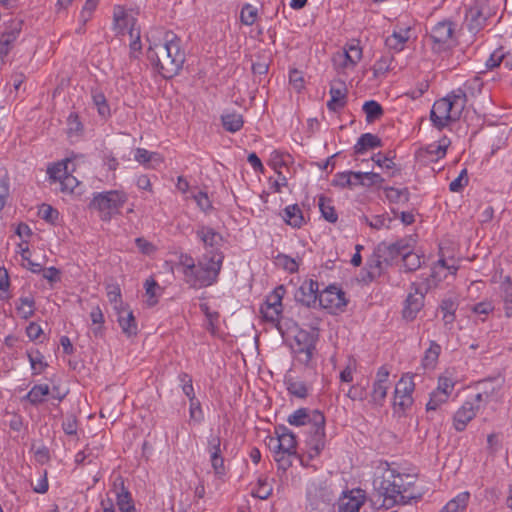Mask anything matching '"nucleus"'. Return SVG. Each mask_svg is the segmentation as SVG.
Listing matches in <instances>:
<instances>
[{
    "label": "nucleus",
    "instance_id": "1",
    "mask_svg": "<svg viewBox=\"0 0 512 512\" xmlns=\"http://www.w3.org/2000/svg\"><path fill=\"white\" fill-rule=\"evenodd\" d=\"M223 260L222 252H207L196 264L191 255L182 253L178 265L186 284L192 288H203L217 282Z\"/></svg>",
    "mask_w": 512,
    "mask_h": 512
},
{
    "label": "nucleus",
    "instance_id": "2",
    "mask_svg": "<svg viewBox=\"0 0 512 512\" xmlns=\"http://www.w3.org/2000/svg\"><path fill=\"white\" fill-rule=\"evenodd\" d=\"M416 479L410 474H401L394 469H386L381 477L374 479V488L384 503L388 506L408 504L411 500L421 498V493L415 488Z\"/></svg>",
    "mask_w": 512,
    "mask_h": 512
},
{
    "label": "nucleus",
    "instance_id": "3",
    "mask_svg": "<svg viewBox=\"0 0 512 512\" xmlns=\"http://www.w3.org/2000/svg\"><path fill=\"white\" fill-rule=\"evenodd\" d=\"M147 58L163 78L170 79L181 71L186 55L181 39L173 32H166L163 43L148 48Z\"/></svg>",
    "mask_w": 512,
    "mask_h": 512
},
{
    "label": "nucleus",
    "instance_id": "4",
    "mask_svg": "<svg viewBox=\"0 0 512 512\" xmlns=\"http://www.w3.org/2000/svg\"><path fill=\"white\" fill-rule=\"evenodd\" d=\"M275 437L267 438V446L273 454V459L279 470L287 471L298 459L305 466L304 458L297 453L296 435L285 425H277L274 428Z\"/></svg>",
    "mask_w": 512,
    "mask_h": 512
},
{
    "label": "nucleus",
    "instance_id": "5",
    "mask_svg": "<svg viewBox=\"0 0 512 512\" xmlns=\"http://www.w3.org/2000/svg\"><path fill=\"white\" fill-rule=\"evenodd\" d=\"M464 108V94L460 90H453L446 97L434 102L430 120L437 129L442 130L450 122L459 120Z\"/></svg>",
    "mask_w": 512,
    "mask_h": 512
},
{
    "label": "nucleus",
    "instance_id": "6",
    "mask_svg": "<svg viewBox=\"0 0 512 512\" xmlns=\"http://www.w3.org/2000/svg\"><path fill=\"white\" fill-rule=\"evenodd\" d=\"M127 200L128 195L124 191L110 190L95 193L89 207L99 212L102 221H110L113 215L119 213Z\"/></svg>",
    "mask_w": 512,
    "mask_h": 512
},
{
    "label": "nucleus",
    "instance_id": "7",
    "mask_svg": "<svg viewBox=\"0 0 512 512\" xmlns=\"http://www.w3.org/2000/svg\"><path fill=\"white\" fill-rule=\"evenodd\" d=\"M318 334L307 330H299L294 336L292 352L295 360L306 368L314 369L316 367V344Z\"/></svg>",
    "mask_w": 512,
    "mask_h": 512
},
{
    "label": "nucleus",
    "instance_id": "8",
    "mask_svg": "<svg viewBox=\"0 0 512 512\" xmlns=\"http://www.w3.org/2000/svg\"><path fill=\"white\" fill-rule=\"evenodd\" d=\"M325 422L324 414H316L314 425L308 429V436L305 443L309 460L318 457L325 448Z\"/></svg>",
    "mask_w": 512,
    "mask_h": 512
},
{
    "label": "nucleus",
    "instance_id": "9",
    "mask_svg": "<svg viewBox=\"0 0 512 512\" xmlns=\"http://www.w3.org/2000/svg\"><path fill=\"white\" fill-rule=\"evenodd\" d=\"M415 389L412 374H404L396 384L394 391V406L405 411L413 404L412 394Z\"/></svg>",
    "mask_w": 512,
    "mask_h": 512
},
{
    "label": "nucleus",
    "instance_id": "10",
    "mask_svg": "<svg viewBox=\"0 0 512 512\" xmlns=\"http://www.w3.org/2000/svg\"><path fill=\"white\" fill-rule=\"evenodd\" d=\"M319 305L330 313L343 311L347 305L345 293L337 286L330 285L319 293Z\"/></svg>",
    "mask_w": 512,
    "mask_h": 512
},
{
    "label": "nucleus",
    "instance_id": "11",
    "mask_svg": "<svg viewBox=\"0 0 512 512\" xmlns=\"http://www.w3.org/2000/svg\"><path fill=\"white\" fill-rule=\"evenodd\" d=\"M319 283L316 280H305L295 293V299L307 308L315 307L319 301Z\"/></svg>",
    "mask_w": 512,
    "mask_h": 512
},
{
    "label": "nucleus",
    "instance_id": "12",
    "mask_svg": "<svg viewBox=\"0 0 512 512\" xmlns=\"http://www.w3.org/2000/svg\"><path fill=\"white\" fill-rule=\"evenodd\" d=\"M136 19L129 15L125 9L121 6L114 7L113 12V29L118 34H125L128 32L130 37H134V32L137 30L135 28Z\"/></svg>",
    "mask_w": 512,
    "mask_h": 512
},
{
    "label": "nucleus",
    "instance_id": "13",
    "mask_svg": "<svg viewBox=\"0 0 512 512\" xmlns=\"http://www.w3.org/2000/svg\"><path fill=\"white\" fill-rule=\"evenodd\" d=\"M454 24L449 20H442L435 24L430 31V39L438 48L448 45L453 38Z\"/></svg>",
    "mask_w": 512,
    "mask_h": 512
},
{
    "label": "nucleus",
    "instance_id": "14",
    "mask_svg": "<svg viewBox=\"0 0 512 512\" xmlns=\"http://www.w3.org/2000/svg\"><path fill=\"white\" fill-rule=\"evenodd\" d=\"M347 93L345 82L341 80L333 81L329 90L330 100L327 102L329 111L337 112L343 109L347 104Z\"/></svg>",
    "mask_w": 512,
    "mask_h": 512
},
{
    "label": "nucleus",
    "instance_id": "15",
    "mask_svg": "<svg viewBox=\"0 0 512 512\" xmlns=\"http://www.w3.org/2000/svg\"><path fill=\"white\" fill-rule=\"evenodd\" d=\"M365 491L362 489H352L345 493L339 501V512H359L361 506L365 503Z\"/></svg>",
    "mask_w": 512,
    "mask_h": 512
},
{
    "label": "nucleus",
    "instance_id": "16",
    "mask_svg": "<svg viewBox=\"0 0 512 512\" xmlns=\"http://www.w3.org/2000/svg\"><path fill=\"white\" fill-rule=\"evenodd\" d=\"M207 450L210 454L212 468L217 475L225 473L224 458L221 451V438L218 435H210Z\"/></svg>",
    "mask_w": 512,
    "mask_h": 512
},
{
    "label": "nucleus",
    "instance_id": "17",
    "mask_svg": "<svg viewBox=\"0 0 512 512\" xmlns=\"http://www.w3.org/2000/svg\"><path fill=\"white\" fill-rule=\"evenodd\" d=\"M414 292H410L405 300L403 308V317L406 320L412 321L416 318L417 313L422 309L424 305V293L419 291L416 285L412 284Z\"/></svg>",
    "mask_w": 512,
    "mask_h": 512
},
{
    "label": "nucleus",
    "instance_id": "18",
    "mask_svg": "<svg viewBox=\"0 0 512 512\" xmlns=\"http://www.w3.org/2000/svg\"><path fill=\"white\" fill-rule=\"evenodd\" d=\"M479 405L474 402H464V404L455 412L453 417V426L456 431H464L467 424L476 416Z\"/></svg>",
    "mask_w": 512,
    "mask_h": 512
},
{
    "label": "nucleus",
    "instance_id": "19",
    "mask_svg": "<svg viewBox=\"0 0 512 512\" xmlns=\"http://www.w3.org/2000/svg\"><path fill=\"white\" fill-rule=\"evenodd\" d=\"M409 242L410 240L408 239H401L392 244L382 243L379 245V255L383 257L386 264L399 256L403 258L405 252L412 248Z\"/></svg>",
    "mask_w": 512,
    "mask_h": 512
},
{
    "label": "nucleus",
    "instance_id": "20",
    "mask_svg": "<svg viewBox=\"0 0 512 512\" xmlns=\"http://www.w3.org/2000/svg\"><path fill=\"white\" fill-rule=\"evenodd\" d=\"M196 236L205 248H212L214 249L212 252H219L218 249L222 245L223 237L214 228L207 225H199L196 230Z\"/></svg>",
    "mask_w": 512,
    "mask_h": 512
},
{
    "label": "nucleus",
    "instance_id": "21",
    "mask_svg": "<svg viewBox=\"0 0 512 512\" xmlns=\"http://www.w3.org/2000/svg\"><path fill=\"white\" fill-rule=\"evenodd\" d=\"M307 496L312 509L321 512L330 510L333 499L327 490L315 487L313 490L308 491Z\"/></svg>",
    "mask_w": 512,
    "mask_h": 512
},
{
    "label": "nucleus",
    "instance_id": "22",
    "mask_svg": "<svg viewBox=\"0 0 512 512\" xmlns=\"http://www.w3.org/2000/svg\"><path fill=\"white\" fill-rule=\"evenodd\" d=\"M411 27H395L393 33L385 39V45L389 50L400 52L404 50L407 41L410 39Z\"/></svg>",
    "mask_w": 512,
    "mask_h": 512
},
{
    "label": "nucleus",
    "instance_id": "23",
    "mask_svg": "<svg viewBox=\"0 0 512 512\" xmlns=\"http://www.w3.org/2000/svg\"><path fill=\"white\" fill-rule=\"evenodd\" d=\"M331 184L340 189H353L356 186H361L363 179H361L360 171H344L336 173Z\"/></svg>",
    "mask_w": 512,
    "mask_h": 512
},
{
    "label": "nucleus",
    "instance_id": "24",
    "mask_svg": "<svg viewBox=\"0 0 512 512\" xmlns=\"http://www.w3.org/2000/svg\"><path fill=\"white\" fill-rule=\"evenodd\" d=\"M114 489L116 491V500H117V506L121 512H133L134 511V505L132 502V497L130 492L127 490V488L124 485V480L122 477H118L114 481Z\"/></svg>",
    "mask_w": 512,
    "mask_h": 512
},
{
    "label": "nucleus",
    "instance_id": "25",
    "mask_svg": "<svg viewBox=\"0 0 512 512\" xmlns=\"http://www.w3.org/2000/svg\"><path fill=\"white\" fill-rule=\"evenodd\" d=\"M316 414H323L319 410H310L308 408H299L288 416L287 422L292 426H309L314 425V418Z\"/></svg>",
    "mask_w": 512,
    "mask_h": 512
},
{
    "label": "nucleus",
    "instance_id": "26",
    "mask_svg": "<svg viewBox=\"0 0 512 512\" xmlns=\"http://www.w3.org/2000/svg\"><path fill=\"white\" fill-rule=\"evenodd\" d=\"M118 315V323L121 327L122 332L128 337L134 336L137 334V323L133 312L126 307H120V309L116 310Z\"/></svg>",
    "mask_w": 512,
    "mask_h": 512
},
{
    "label": "nucleus",
    "instance_id": "27",
    "mask_svg": "<svg viewBox=\"0 0 512 512\" xmlns=\"http://www.w3.org/2000/svg\"><path fill=\"white\" fill-rule=\"evenodd\" d=\"M504 63L505 68L512 70V53L505 51L503 46L497 48L486 60L485 66L488 70H493Z\"/></svg>",
    "mask_w": 512,
    "mask_h": 512
},
{
    "label": "nucleus",
    "instance_id": "28",
    "mask_svg": "<svg viewBox=\"0 0 512 512\" xmlns=\"http://www.w3.org/2000/svg\"><path fill=\"white\" fill-rule=\"evenodd\" d=\"M446 140L443 139L440 142H434L427 145L425 148L419 151L420 156L426 158L428 161L434 162L445 157L447 152Z\"/></svg>",
    "mask_w": 512,
    "mask_h": 512
},
{
    "label": "nucleus",
    "instance_id": "29",
    "mask_svg": "<svg viewBox=\"0 0 512 512\" xmlns=\"http://www.w3.org/2000/svg\"><path fill=\"white\" fill-rule=\"evenodd\" d=\"M486 20V16L477 6L471 7L466 13L467 28L473 34L483 29Z\"/></svg>",
    "mask_w": 512,
    "mask_h": 512
},
{
    "label": "nucleus",
    "instance_id": "30",
    "mask_svg": "<svg viewBox=\"0 0 512 512\" xmlns=\"http://www.w3.org/2000/svg\"><path fill=\"white\" fill-rule=\"evenodd\" d=\"M283 220L293 228H301L305 224L303 212L298 204L287 206L283 210Z\"/></svg>",
    "mask_w": 512,
    "mask_h": 512
},
{
    "label": "nucleus",
    "instance_id": "31",
    "mask_svg": "<svg viewBox=\"0 0 512 512\" xmlns=\"http://www.w3.org/2000/svg\"><path fill=\"white\" fill-rule=\"evenodd\" d=\"M382 146L381 139L374 134L364 133L359 138L357 143L354 145L355 154H363L366 151Z\"/></svg>",
    "mask_w": 512,
    "mask_h": 512
},
{
    "label": "nucleus",
    "instance_id": "32",
    "mask_svg": "<svg viewBox=\"0 0 512 512\" xmlns=\"http://www.w3.org/2000/svg\"><path fill=\"white\" fill-rule=\"evenodd\" d=\"M283 312V307H278L274 305H269L263 303L260 307V313L262 314L263 319L266 322H270L273 326H275L281 334L283 331L280 326V318Z\"/></svg>",
    "mask_w": 512,
    "mask_h": 512
},
{
    "label": "nucleus",
    "instance_id": "33",
    "mask_svg": "<svg viewBox=\"0 0 512 512\" xmlns=\"http://www.w3.org/2000/svg\"><path fill=\"white\" fill-rule=\"evenodd\" d=\"M23 21L19 19H13L10 21L9 25L6 27L5 31L2 33L0 37V41L4 42L9 47H12V44L19 37L20 32L22 31Z\"/></svg>",
    "mask_w": 512,
    "mask_h": 512
},
{
    "label": "nucleus",
    "instance_id": "34",
    "mask_svg": "<svg viewBox=\"0 0 512 512\" xmlns=\"http://www.w3.org/2000/svg\"><path fill=\"white\" fill-rule=\"evenodd\" d=\"M484 83L479 77H473L469 80H467L463 87L457 88L456 90H460L464 94L465 98V105L468 102V99L475 98L479 94H481L483 89Z\"/></svg>",
    "mask_w": 512,
    "mask_h": 512
},
{
    "label": "nucleus",
    "instance_id": "35",
    "mask_svg": "<svg viewBox=\"0 0 512 512\" xmlns=\"http://www.w3.org/2000/svg\"><path fill=\"white\" fill-rule=\"evenodd\" d=\"M469 498L470 494L468 492H461L451 499L440 512H463L468 505Z\"/></svg>",
    "mask_w": 512,
    "mask_h": 512
},
{
    "label": "nucleus",
    "instance_id": "36",
    "mask_svg": "<svg viewBox=\"0 0 512 512\" xmlns=\"http://www.w3.org/2000/svg\"><path fill=\"white\" fill-rule=\"evenodd\" d=\"M221 121L224 129L231 133L239 131L244 124L243 116L236 112L223 114Z\"/></svg>",
    "mask_w": 512,
    "mask_h": 512
},
{
    "label": "nucleus",
    "instance_id": "37",
    "mask_svg": "<svg viewBox=\"0 0 512 512\" xmlns=\"http://www.w3.org/2000/svg\"><path fill=\"white\" fill-rule=\"evenodd\" d=\"M50 394V388L47 384L34 385L25 396L32 405L37 406L44 402L45 397Z\"/></svg>",
    "mask_w": 512,
    "mask_h": 512
},
{
    "label": "nucleus",
    "instance_id": "38",
    "mask_svg": "<svg viewBox=\"0 0 512 512\" xmlns=\"http://www.w3.org/2000/svg\"><path fill=\"white\" fill-rule=\"evenodd\" d=\"M384 192L387 200L393 204H404L410 199V193L407 188L385 187Z\"/></svg>",
    "mask_w": 512,
    "mask_h": 512
},
{
    "label": "nucleus",
    "instance_id": "39",
    "mask_svg": "<svg viewBox=\"0 0 512 512\" xmlns=\"http://www.w3.org/2000/svg\"><path fill=\"white\" fill-rule=\"evenodd\" d=\"M457 303L451 298L442 300L439 310L442 313V319L445 326L453 324L455 321V312L457 310Z\"/></svg>",
    "mask_w": 512,
    "mask_h": 512
},
{
    "label": "nucleus",
    "instance_id": "40",
    "mask_svg": "<svg viewBox=\"0 0 512 512\" xmlns=\"http://www.w3.org/2000/svg\"><path fill=\"white\" fill-rule=\"evenodd\" d=\"M67 173H68L67 163L64 161L54 163V164L48 166V168H47V174H48L49 182L51 184L55 183V184L59 185L60 181H62V179L64 178V176Z\"/></svg>",
    "mask_w": 512,
    "mask_h": 512
},
{
    "label": "nucleus",
    "instance_id": "41",
    "mask_svg": "<svg viewBox=\"0 0 512 512\" xmlns=\"http://www.w3.org/2000/svg\"><path fill=\"white\" fill-rule=\"evenodd\" d=\"M441 352V346L436 341H430L429 348L425 351L422 364L425 368H432L437 363Z\"/></svg>",
    "mask_w": 512,
    "mask_h": 512
},
{
    "label": "nucleus",
    "instance_id": "42",
    "mask_svg": "<svg viewBox=\"0 0 512 512\" xmlns=\"http://www.w3.org/2000/svg\"><path fill=\"white\" fill-rule=\"evenodd\" d=\"M318 205L325 220L330 223H335L337 221L338 215L334 206L332 205L331 199L326 198L325 196H320Z\"/></svg>",
    "mask_w": 512,
    "mask_h": 512
},
{
    "label": "nucleus",
    "instance_id": "43",
    "mask_svg": "<svg viewBox=\"0 0 512 512\" xmlns=\"http://www.w3.org/2000/svg\"><path fill=\"white\" fill-rule=\"evenodd\" d=\"M93 104L97 108L98 114L102 118H108L111 115L110 106L105 95L97 90L92 91Z\"/></svg>",
    "mask_w": 512,
    "mask_h": 512
},
{
    "label": "nucleus",
    "instance_id": "44",
    "mask_svg": "<svg viewBox=\"0 0 512 512\" xmlns=\"http://www.w3.org/2000/svg\"><path fill=\"white\" fill-rule=\"evenodd\" d=\"M134 159L142 165H147L150 162L160 164L163 161L160 154H158L157 152H150L144 148L136 149Z\"/></svg>",
    "mask_w": 512,
    "mask_h": 512
},
{
    "label": "nucleus",
    "instance_id": "45",
    "mask_svg": "<svg viewBox=\"0 0 512 512\" xmlns=\"http://www.w3.org/2000/svg\"><path fill=\"white\" fill-rule=\"evenodd\" d=\"M367 225L373 229L380 230L382 228H390L393 219L388 214L374 215L370 219L363 215L361 218Z\"/></svg>",
    "mask_w": 512,
    "mask_h": 512
},
{
    "label": "nucleus",
    "instance_id": "46",
    "mask_svg": "<svg viewBox=\"0 0 512 512\" xmlns=\"http://www.w3.org/2000/svg\"><path fill=\"white\" fill-rule=\"evenodd\" d=\"M362 108L369 123L379 119L384 113L382 106L374 100L366 101Z\"/></svg>",
    "mask_w": 512,
    "mask_h": 512
},
{
    "label": "nucleus",
    "instance_id": "47",
    "mask_svg": "<svg viewBox=\"0 0 512 512\" xmlns=\"http://www.w3.org/2000/svg\"><path fill=\"white\" fill-rule=\"evenodd\" d=\"M273 491V487L268 483L267 478L260 477L257 482V486L252 490V496L261 500L268 499Z\"/></svg>",
    "mask_w": 512,
    "mask_h": 512
},
{
    "label": "nucleus",
    "instance_id": "48",
    "mask_svg": "<svg viewBox=\"0 0 512 512\" xmlns=\"http://www.w3.org/2000/svg\"><path fill=\"white\" fill-rule=\"evenodd\" d=\"M389 384L373 383L371 391V401L377 406H382L385 402Z\"/></svg>",
    "mask_w": 512,
    "mask_h": 512
},
{
    "label": "nucleus",
    "instance_id": "49",
    "mask_svg": "<svg viewBox=\"0 0 512 512\" xmlns=\"http://www.w3.org/2000/svg\"><path fill=\"white\" fill-rule=\"evenodd\" d=\"M20 304L17 306V311L23 319H29L34 315L35 302L32 297H21Z\"/></svg>",
    "mask_w": 512,
    "mask_h": 512
},
{
    "label": "nucleus",
    "instance_id": "50",
    "mask_svg": "<svg viewBox=\"0 0 512 512\" xmlns=\"http://www.w3.org/2000/svg\"><path fill=\"white\" fill-rule=\"evenodd\" d=\"M393 62L392 55H383L373 65V74L374 77L378 78L380 76L385 75L389 70L390 66Z\"/></svg>",
    "mask_w": 512,
    "mask_h": 512
},
{
    "label": "nucleus",
    "instance_id": "51",
    "mask_svg": "<svg viewBox=\"0 0 512 512\" xmlns=\"http://www.w3.org/2000/svg\"><path fill=\"white\" fill-rule=\"evenodd\" d=\"M285 383L289 394L300 399H304L308 396V389L304 382L289 379L286 380Z\"/></svg>",
    "mask_w": 512,
    "mask_h": 512
},
{
    "label": "nucleus",
    "instance_id": "52",
    "mask_svg": "<svg viewBox=\"0 0 512 512\" xmlns=\"http://www.w3.org/2000/svg\"><path fill=\"white\" fill-rule=\"evenodd\" d=\"M402 260L406 272H413L421 267V256L412 252L411 249L405 252Z\"/></svg>",
    "mask_w": 512,
    "mask_h": 512
},
{
    "label": "nucleus",
    "instance_id": "53",
    "mask_svg": "<svg viewBox=\"0 0 512 512\" xmlns=\"http://www.w3.org/2000/svg\"><path fill=\"white\" fill-rule=\"evenodd\" d=\"M448 399L449 397L445 394H442V392L433 390L430 393L429 401L426 404L427 412L437 411L443 404L448 401Z\"/></svg>",
    "mask_w": 512,
    "mask_h": 512
},
{
    "label": "nucleus",
    "instance_id": "54",
    "mask_svg": "<svg viewBox=\"0 0 512 512\" xmlns=\"http://www.w3.org/2000/svg\"><path fill=\"white\" fill-rule=\"evenodd\" d=\"M144 288L148 296V305L154 306L158 302V291L161 287L154 278L150 277L145 281Z\"/></svg>",
    "mask_w": 512,
    "mask_h": 512
},
{
    "label": "nucleus",
    "instance_id": "55",
    "mask_svg": "<svg viewBox=\"0 0 512 512\" xmlns=\"http://www.w3.org/2000/svg\"><path fill=\"white\" fill-rule=\"evenodd\" d=\"M275 264L289 273L297 272L299 267L295 259L285 254H278L275 259Z\"/></svg>",
    "mask_w": 512,
    "mask_h": 512
},
{
    "label": "nucleus",
    "instance_id": "56",
    "mask_svg": "<svg viewBox=\"0 0 512 512\" xmlns=\"http://www.w3.org/2000/svg\"><path fill=\"white\" fill-rule=\"evenodd\" d=\"M386 264V261L383 260V257L379 255V247L377 248L373 257L369 260V276L371 278H375L376 276H380L383 270V264Z\"/></svg>",
    "mask_w": 512,
    "mask_h": 512
},
{
    "label": "nucleus",
    "instance_id": "57",
    "mask_svg": "<svg viewBox=\"0 0 512 512\" xmlns=\"http://www.w3.org/2000/svg\"><path fill=\"white\" fill-rule=\"evenodd\" d=\"M38 215L50 224H56L59 220L58 210L45 203L39 207Z\"/></svg>",
    "mask_w": 512,
    "mask_h": 512
},
{
    "label": "nucleus",
    "instance_id": "58",
    "mask_svg": "<svg viewBox=\"0 0 512 512\" xmlns=\"http://www.w3.org/2000/svg\"><path fill=\"white\" fill-rule=\"evenodd\" d=\"M487 384L488 382H479L478 393L471 400H467L466 402H474L476 405H479V407L481 406L482 403H487L490 396L494 392V388L489 390L485 387Z\"/></svg>",
    "mask_w": 512,
    "mask_h": 512
},
{
    "label": "nucleus",
    "instance_id": "59",
    "mask_svg": "<svg viewBox=\"0 0 512 512\" xmlns=\"http://www.w3.org/2000/svg\"><path fill=\"white\" fill-rule=\"evenodd\" d=\"M286 293V289L283 285L277 286L272 292L266 296L264 303L278 307H283L282 300Z\"/></svg>",
    "mask_w": 512,
    "mask_h": 512
},
{
    "label": "nucleus",
    "instance_id": "60",
    "mask_svg": "<svg viewBox=\"0 0 512 512\" xmlns=\"http://www.w3.org/2000/svg\"><path fill=\"white\" fill-rule=\"evenodd\" d=\"M299 315L303 319V325L308 326L312 330H318L321 319L310 311L309 308L305 307L302 309Z\"/></svg>",
    "mask_w": 512,
    "mask_h": 512
},
{
    "label": "nucleus",
    "instance_id": "61",
    "mask_svg": "<svg viewBox=\"0 0 512 512\" xmlns=\"http://www.w3.org/2000/svg\"><path fill=\"white\" fill-rule=\"evenodd\" d=\"M257 18V9L251 4H245L240 13V20L246 26H251Z\"/></svg>",
    "mask_w": 512,
    "mask_h": 512
},
{
    "label": "nucleus",
    "instance_id": "62",
    "mask_svg": "<svg viewBox=\"0 0 512 512\" xmlns=\"http://www.w3.org/2000/svg\"><path fill=\"white\" fill-rule=\"evenodd\" d=\"M107 298L111 304H114V309L118 310L124 307L121 300V290L117 285H111L107 288Z\"/></svg>",
    "mask_w": 512,
    "mask_h": 512
},
{
    "label": "nucleus",
    "instance_id": "63",
    "mask_svg": "<svg viewBox=\"0 0 512 512\" xmlns=\"http://www.w3.org/2000/svg\"><path fill=\"white\" fill-rule=\"evenodd\" d=\"M468 184L467 170L463 169L457 178L452 180L449 184V190L451 192H461L464 187Z\"/></svg>",
    "mask_w": 512,
    "mask_h": 512
},
{
    "label": "nucleus",
    "instance_id": "64",
    "mask_svg": "<svg viewBox=\"0 0 512 512\" xmlns=\"http://www.w3.org/2000/svg\"><path fill=\"white\" fill-rule=\"evenodd\" d=\"M455 387V382L450 378L446 376H440L438 378V385L435 391L442 392V394H445L446 396L450 397Z\"/></svg>",
    "mask_w": 512,
    "mask_h": 512
}]
</instances>
